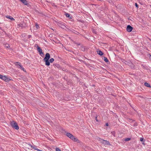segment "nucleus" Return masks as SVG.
<instances>
[{"label": "nucleus", "mask_w": 151, "mask_h": 151, "mask_svg": "<svg viewBox=\"0 0 151 151\" xmlns=\"http://www.w3.org/2000/svg\"><path fill=\"white\" fill-rule=\"evenodd\" d=\"M130 138H126L125 139V141H128L130 140Z\"/></svg>", "instance_id": "nucleus-25"}, {"label": "nucleus", "mask_w": 151, "mask_h": 151, "mask_svg": "<svg viewBox=\"0 0 151 151\" xmlns=\"http://www.w3.org/2000/svg\"><path fill=\"white\" fill-rule=\"evenodd\" d=\"M70 138L75 142H78L79 140L77 139L73 135H72L70 137Z\"/></svg>", "instance_id": "nucleus-6"}, {"label": "nucleus", "mask_w": 151, "mask_h": 151, "mask_svg": "<svg viewBox=\"0 0 151 151\" xmlns=\"http://www.w3.org/2000/svg\"><path fill=\"white\" fill-rule=\"evenodd\" d=\"M19 68L22 70H23L24 71H25V70L24 69V68H23V67L22 66H20V68Z\"/></svg>", "instance_id": "nucleus-22"}, {"label": "nucleus", "mask_w": 151, "mask_h": 151, "mask_svg": "<svg viewBox=\"0 0 151 151\" xmlns=\"http://www.w3.org/2000/svg\"><path fill=\"white\" fill-rule=\"evenodd\" d=\"M6 17L7 18L9 19H10L12 20H13V21L14 20V19L11 16H9V15H7L6 16Z\"/></svg>", "instance_id": "nucleus-9"}, {"label": "nucleus", "mask_w": 151, "mask_h": 151, "mask_svg": "<svg viewBox=\"0 0 151 151\" xmlns=\"http://www.w3.org/2000/svg\"><path fill=\"white\" fill-rule=\"evenodd\" d=\"M20 1L25 5L27 4V2L26 0H20Z\"/></svg>", "instance_id": "nucleus-12"}, {"label": "nucleus", "mask_w": 151, "mask_h": 151, "mask_svg": "<svg viewBox=\"0 0 151 151\" xmlns=\"http://www.w3.org/2000/svg\"><path fill=\"white\" fill-rule=\"evenodd\" d=\"M11 124L12 127L15 129L18 130L19 129V127L16 122L13 121L11 122Z\"/></svg>", "instance_id": "nucleus-2"}, {"label": "nucleus", "mask_w": 151, "mask_h": 151, "mask_svg": "<svg viewBox=\"0 0 151 151\" xmlns=\"http://www.w3.org/2000/svg\"><path fill=\"white\" fill-rule=\"evenodd\" d=\"M58 24L59 27L63 29L65 27V25H64L61 22H58Z\"/></svg>", "instance_id": "nucleus-8"}, {"label": "nucleus", "mask_w": 151, "mask_h": 151, "mask_svg": "<svg viewBox=\"0 0 151 151\" xmlns=\"http://www.w3.org/2000/svg\"><path fill=\"white\" fill-rule=\"evenodd\" d=\"M36 150H37V151H42V150H39L38 149H36Z\"/></svg>", "instance_id": "nucleus-28"}, {"label": "nucleus", "mask_w": 151, "mask_h": 151, "mask_svg": "<svg viewBox=\"0 0 151 151\" xmlns=\"http://www.w3.org/2000/svg\"><path fill=\"white\" fill-rule=\"evenodd\" d=\"M56 151H61V150L59 148H58L56 147Z\"/></svg>", "instance_id": "nucleus-23"}, {"label": "nucleus", "mask_w": 151, "mask_h": 151, "mask_svg": "<svg viewBox=\"0 0 151 151\" xmlns=\"http://www.w3.org/2000/svg\"><path fill=\"white\" fill-rule=\"evenodd\" d=\"M31 35H29V37H31Z\"/></svg>", "instance_id": "nucleus-32"}, {"label": "nucleus", "mask_w": 151, "mask_h": 151, "mask_svg": "<svg viewBox=\"0 0 151 151\" xmlns=\"http://www.w3.org/2000/svg\"><path fill=\"white\" fill-rule=\"evenodd\" d=\"M112 134L114 136H115V132L114 131L112 132H111Z\"/></svg>", "instance_id": "nucleus-24"}, {"label": "nucleus", "mask_w": 151, "mask_h": 151, "mask_svg": "<svg viewBox=\"0 0 151 151\" xmlns=\"http://www.w3.org/2000/svg\"><path fill=\"white\" fill-rule=\"evenodd\" d=\"M135 6H136L137 7V8H138V5H137V3H135Z\"/></svg>", "instance_id": "nucleus-26"}, {"label": "nucleus", "mask_w": 151, "mask_h": 151, "mask_svg": "<svg viewBox=\"0 0 151 151\" xmlns=\"http://www.w3.org/2000/svg\"><path fill=\"white\" fill-rule=\"evenodd\" d=\"M96 121H98V120L97 119V118H96Z\"/></svg>", "instance_id": "nucleus-31"}, {"label": "nucleus", "mask_w": 151, "mask_h": 151, "mask_svg": "<svg viewBox=\"0 0 151 151\" xmlns=\"http://www.w3.org/2000/svg\"><path fill=\"white\" fill-rule=\"evenodd\" d=\"M37 29H38L39 28V26L37 24H36L35 25Z\"/></svg>", "instance_id": "nucleus-21"}, {"label": "nucleus", "mask_w": 151, "mask_h": 151, "mask_svg": "<svg viewBox=\"0 0 151 151\" xmlns=\"http://www.w3.org/2000/svg\"><path fill=\"white\" fill-rule=\"evenodd\" d=\"M1 79L6 82L9 81V79L7 78L5 76H3Z\"/></svg>", "instance_id": "nucleus-7"}, {"label": "nucleus", "mask_w": 151, "mask_h": 151, "mask_svg": "<svg viewBox=\"0 0 151 151\" xmlns=\"http://www.w3.org/2000/svg\"><path fill=\"white\" fill-rule=\"evenodd\" d=\"M3 76L0 74V78L1 79L2 78V77Z\"/></svg>", "instance_id": "nucleus-29"}, {"label": "nucleus", "mask_w": 151, "mask_h": 151, "mask_svg": "<svg viewBox=\"0 0 151 151\" xmlns=\"http://www.w3.org/2000/svg\"><path fill=\"white\" fill-rule=\"evenodd\" d=\"M143 139V138H141L140 139V141H142Z\"/></svg>", "instance_id": "nucleus-27"}, {"label": "nucleus", "mask_w": 151, "mask_h": 151, "mask_svg": "<svg viewBox=\"0 0 151 151\" xmlns=\"http://www.w3.org/2000/svg\"><path fill=\"white\" fill-rule=\"evenodd\" d=\"M106 126H108L109 124L108 123H106Z\"/></svg>", "instance_id": "nucleus-30"}, {"label": "nucleus", "mask_w": 151, "mask_h": 151, "mask_svg": "<svg viewBox=\"0 0 151 151\" xmlns=\"http://www.w3.org/2000/svg\"><path fill=\"white\" fill-rule=\"evenodd\" d=\"M37 50L39 53L42 56V55H44L43 53L42 52V49L38 46H37Z\"/></svg>", "instance_id": "nucleus-3"}, {"label": "nucleus", "mask_w": 151, "mask_h": 151, "mask_svg": "<svg viewBox=\"0 0 151 151\" xmlns=\"http://www.w3.org/2000/svg\"><path fill=\"white\" fill-rule=\"evenodd\" d=\"M147 87H150V85L148 83L145 82L144 84Z\"/></svg>", "instance_id": "nucleus-14"}, {"label": "nucleus", "mask_w": 151, "mask_h": 151, "mask_svg": "<svg viewBox=\"0 0 151 151\" xmlns=\"http://www.w3.org/2000/svg\"><path fill=\"white\" fill-rule=\"evenodd\" d=\"M65 16L67 17H68L70 19H72L71 17L70 16L69 14L68 13H66L65 14Z\"/></svg>", "instance_id": "nucleus-13"}, {"label": "nucleus", "mask_w": 151, "mask_h": 151, "mask_svg": "<svg viewBox=\"0 0 151 151\" xmlns=\"http://www.w3.org/2000/svg\"><path fill=\"white\" fill-rule=\"evenodd\" d=\"M15 64L17 65H19V68H20V66H22L21 65L20 63H19L18 62H16Z\"/></svg>", "instance_id": "nucleus-16"}, {"label": "nucleus", "mask_w": 151, "mask_h": 151, "mask_svg": "<svg viewBox=\"0 0 151 151\" xmlns=\"http://www.w3.org/2000/svg\"><path fill=\"white\" fill-rule=\"evenodd\" d=\"M66 135L68 137L70 138V137H71V136L72 135V134L70 133H66Z\"/></svg>", "instance_id": "nucleus-11"}, {"label": "nucleus", "mask_w": 151, "mask_h": 151, "mask_svg": "<svg viewBox=\"0 0 151 151\" xmlns=\"http://www.w3.org/2000/svg\"><path fill=\"white\" fill-rule=\"evenodd\" d=\"M133 29V28L129 25H128L127 28V30L129 32H131Z\"/></svg>", "instance_id": "nucleus-5"}, {"label": "nucleus", "mask_w": 151, "mask_h": 151, "mask_svg": "<svg viewBox=\"0 0 151 151\" xmlns=\"http://www.w3.org/2000/svg\"><path fill=\"white\" fill-rule=\"evenodd\" d=\"M54 60V59L53 58H51L50 59L49 62L50 63H52Z\"/></svg>", "instance_id": "nucleus-18"}, {"label": "nucleus", "mask_w": 151, "mask_h": 151, "mask_svg": "<svg viewBox=\"0 0 151 151\" xmlns=\"http://www.w3.org/2000/svg\"><path fill=\"white\" fill-rule=\"evenodd\" d=\"M104 60L106 62H108L109 61L107 59V58L106 57H104Z\"/></svg>", "instance_id": "nucleus-17"}, {"label": "nucleus", "mask_w": 151, "mask_h": 151, "mask_svg": "<svg viewBox=\"0 0 151 151\" xmlns=\"http://www.w3.org/2000/svg\"><path fill=\"white\" fill-rule=\"evenodd\" d=\"M18 26H19V27H24L23 24H22V23H19L18 24Z\"/></svg>", "instance_id": "nucleus-19"}, {"label": "nucleus", "mask_w": 151, "mask_h": 151, "mask_svg": "<svg viewBox=\"0 0 151 151\" xmlns=\"http://www.w3.org/2000/svg\"><path fill=\"white\" fill-rule=\"evenodd\" d=\"M97 54L100 55H103V52L100 50L98 51H97Z\"/></svg>", "instance_id": "nucleus-10"}, {"label": "nucleus", "mask_w": 151, "mask_h": 151, "mask_svg": "<svg viewBox=\"0 0 151 151\" xmlns=\"http://www.w3.org/2000/svg\"><path fill=\"white\" fill-rule=\"evenodd\" d=\"M5 47L7 48H8L9 47V45L8 44H6L5 45Z\"/></svg>", "instance_id": "nucleus-20"}, {"label": "nucleus", "mask_w": 151, "mask_h": 151, "mask_svg": "<svg viewBox=\"0 0 151 151\" xmlns=\"http://www.w3.org/2000/svg\"><path fill=\"white\" fill-rule=\"evenodd\" d=\"M50 58V55L49 53H46L45 58L43 59L44 61L45 62V65L49 66L50 65V63L49 60Z\"/></svg>", "instance_id": "nucleus-1"}, {"label": "nucleus", "mask_w": 151, "mask_h": 151, "mask_svg": "<svg viewBox=\"0 0 151 151\" xmlns=\"http://www.w3.org/2000/svg\"><path fill=\"white\" fill-rule=\"evenodd\" d=\"M100 141L104 145H109L110 144L109 142L107 141L104 140L102 139H100Z\"/></svg>", "instance_id": "nucleus-4"}, {"label": "nucleus", "mask_w": 151, "mask_h": 151, "mask_svg": "<svg viewBox=\"0 0 151 151\" xmlns=\"http://www.w3.org/2000/svg\"><path fill=\"white\" fill-rule=\"evenodd\" d=\"M30 147L31 148H32L33 149H34L36 150L37 149L36 148V147L35 146H33L31 145H30Z\"/></svg>", "instance_id": "nucleus-15"}]
</instances>
